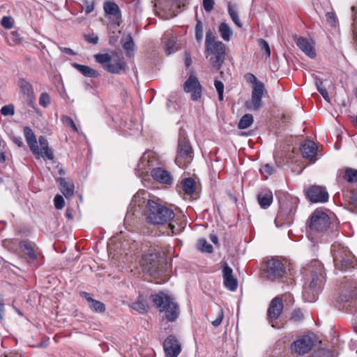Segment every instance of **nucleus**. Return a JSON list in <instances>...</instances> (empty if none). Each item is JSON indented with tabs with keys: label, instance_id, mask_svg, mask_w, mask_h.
Here are the masks:
<instances>
[{
	"label": "nucleus",
	"instance_id": "obj_5",
	"mask_svg": "<svg viewBox=\"0 0 357 357\" xmlns=\"http://www.w3.org/2000/svg\"><path fill=\"white\" fill-rule=\"evenodd\" d=\"M331 253L336 269L345 271L354 266L355 257L347 247L340 243H334L331 246Z\"/></svg>",
	"mask_w": 357,
	"mask_h": 357
},
{
	"label": "nucleus",
	"instance_id": "obj_27",
	"mask_svg": "<svg viewBox=\"0 0 357 357\" xmlns=\"http://www.w3.org/2000/svg\"><path fill=\"white\" fill-rule=\"evenodd\" d=\"M59 181L61 191L66 199H69L74 195V183L71 181H67L63 178H58Z\"/></svg>",
	"mask_w": 357,
	"mask_h": 357
},
{
	"label": "nucleus",
	"instance_id": "obj_21",
	"mask_svg": "<svg viewBox=\"0 0 357 357\" xmlns=\"http://www.w3.org/2000/svg\"><path fill=\"white\" fill-rule=\"evenodd\" d=\"M301 151L303 157L309 160L311 162H314L317 160L316 158L317 146L314 142L305 141L301 146Z\"/></svg>",
	"mask_w": 357,
	"mask_h": 357
},
{
	"label": "nucleus",
	"instance_id": "obj_49",
	"mask_svg": "<svg viewBox=\"0 0 357 357\" xmlns=\"http://www.w3.org/2000/svg\"><path fill=\"white\" fill-rule=\"evenodd\" d=\"M54 203L56 209H62L65 205V201L63 197L60 195H56L54 199Z\"/></svg>",
	"mask_w": 357,
	"mask_h": 357
},
{
	"label": "nucleus",
	"instance_id": "obj_10",
	"mask_svg": "<svg viewBox=\"0 0 357 357\" xmlns=\"http://www.w3.org/2000/svg\"><path fill=\"white\" fill-rule=\"evenodd\" d=\"M158 155L154 151L151 150L145 151L135 169L136 175L139 177L146 175L154 165L158 164Z\"/></svg>",
	"mask_w": 357,
	"mask_h": 357
},
{
	"label": "nucleus",
	"instance_id": "obj_32",
	"mask_svg": "<svg viewBox=\"0 0 357 357\" xmlns=\"http://www.w3.org/2000/svg\"><path fill=\"white\" fill-rule=\"evenodd\" d=\"M74 67L83 75L88 77H97L99 76V73L92 68L81 65L78 63H74Z\"/></svg>",
	"mask_w": 357,
	"mask_h": 357
},
{
	"label": "nucleus",
	"instance_id": "obj_63",
	"mask_svg": "<svg viewBox=\"0 0 357 357\" xmlns=\"http://www.w3.org/2000/svg\"><path fill=\"white\" fill-rule=\"evenodd\" d=\"M61 50L63 52H65V53H66L68 55H74L75 54L73 50L72 49H70V48H68V47H62V48H61Z\"/></svg>",
	"mask_w": 357,
	"mask_h": 357
},
{
	"label": "nucleus",
	"instance_id": "obj_44",
	"mask_svg": "<svg viewBox=\"0 0 357 357\" xmlns=\"http://www.w3.org/2000/svg\"><path fill=\"white\" fill-rule=\"evenodd\" d=\"M275 172L274 167L269 164H266L260 168V172L264 176L266 179L268 176L271 175Z\"/></svg>",
	"mask_w": 357,
	"mask_h": 357
},
{
	"label": "nucleus",
	"instance_id": "obj_19",
	"mask_svg": "<svg viewBox=\"0 0 357 357\" xmlns=\"http://www.w3.org/2000/svg\"><path fill=\"white\" fill-rule=\"evenodd\" d=\"M222 276L225 287L231 291H236L238 287V282L233 275L232 268L227 263H225L223 266Z\"/></svg>",
	"mask_w": 357,
	"mask_h": 357
},
{
	"label": "nucleus",
	"instance_id": "obj_59",
	"mask_svg": "<svg viewBox=\"0 0 357 357\" xmlns=\"http://www.w3.org/2000/svg\"><path fill=\"white\" fill-rule=\"evenodd\" d=\"M11 38H12V40L15 43V44H17V43H20V41H21V38L20 37V35L19 33L17 32V31H12L11 33Z\"/></svg>",
	"mask_w": 357,
	"mask_h": 357
},
{
	"label": "nucleus",
	"instance_id": "obj_13",
	"mask_svg": "<svg viewBox=\"0 0 357 357\" xmlns=\"http://www.w3.org/2000/svg\"><path fill=\"white\" fill-rule=\"evenodd\" d=\"M183 90L190 94L192 100H198L202 97V87L198 78L191 74L183 84Z\"/></svg>",
	"mask_w": 357,
	"mask_h": 357
},
{
	"label": "nucleus",
	"instance_id": "obj_58",
	"mask_svg": "<svg viewBox=\"0 0 357 357\" xmlns=\"http://www.w3.org/2000/svg\"><path fill=\"white\" fill-rule=\"evenodd\" d=\"M85 39L87 42L92 44H97L98 43V37L96 35H87L85 36Z\"/></svg>",
	"mask_w": 357,
	"mask_h": 357
},
{
	"label": "nucleus",
	"instance_id": "obj_42",
	"mask_svg": "<svg viewBox=\"0 0 357 357\" xmlns=\"http://www.w3.org/2000/svg\"><path fill=\"white\" fill-rule=\"evenodd\" d=\"M345 178L349 182H357V169L347 168L345 170Z\"/></svg>",
	"mask_w": 357,
	"mask_h": 357
},
{
	"label": "nucleus",
	"instance_id": "obj_26",
	"mask_svg": "<svg viewBox=\"0 0 357 357\" xmlns=\"http://www.w3.org/2000/svg\"><path fill=\"white\" fill-rule=\"evenodd\" d=\"M24 134L31 151L33 152V153H37V139L33 130L29 127H24Z\"/></svg>",
	"mask_w": 357,
	"mask_h": 357
},
{
	"label": "nucleus",
	"instance_id": "obj_7",
	"mask_svg": "<svg viewBox=\"0 0 357 357\" xmlns=\"http://www.w3.org/2000/svg\"><path fill=\"white\" fill-rule=\"evenodd\" d=\"M140 264L143 271L154 277L159 276L163 273V264L159 254L153 250H149L142 256Z\"/></svg>",
	"mask_w": 357,
	"mask_h": 357
},
{
	"label": "nucleus",
	"instance_id": "obj_28",
	"mask_svg": "<svg viewBox=\"0 0 357 357\" xmlns=\"http://www.w3.org/2000/svg\"><path fill=\"white\" fill-rule=\"evenodd\" d=\"M21 250L31 259H36L38 257V253L35 250V245L31 242L23 241L20 243Z\"/></svg>",
	"mask_w": 357,
	"mask_h": 357
},
{
	"label": "nucleus",
	"instance_id": "obj_54",
	"mask_svg": "<svg viewBox=\"0 0 357 357\" xmlns=\"http://www.w3.org/2000/svg\"><path fill=\"white\" fill-rule=\"evenodd\" d=\"M84 10L86 14L92 13L94 10V4L93 2H90L87 0L84 1Z\"/></svg>",
	"mask_w": 357,
	"mask_h": 357
},
{
	"label": "nucleus",
	"instance_id": "obj_14",
	"mask_svg": "<svg viewBox=\"0 0 357 357\" xmlns=\"http://www.w3.org/2000/svg\"><path fill=\"white\" fill-rule=\"evenodd\" d=\"M264 91L265 86L263 82H258L256 85H252L251 101L245 102L246 107L250 110H258L261 107Z\"/></svg>",
	"mask_w": 357,
	"mask_h": 357
},
{
	"label": "nucleus",
	"instance_id": "obj_60",
	"mask_svg": "<svg viewBox=\"0 0 357 357\" xmlns=\"http://www.w3.org/2000/svg\"><path fill=\"white\" fill-rule=\"evenodd\" d=\"M4 301L1 296H0V319H3L4 317Z\"/></svg>",
	"mask_w": 357,
	"mask_h": 357
},
{
	"label": "nucleus",
	"instance_id": "obj_36",
	"mask_svg": "<svg viewBox=\"0 0 357 357\" xmlns=\"http://www.w3.org/2000/svg\"><path fill=\"white\" fill-rule=\"evenodd\" d=\"M337 354L333 350L326 348L315 350L310 357H337Z\"/></svg>",
	"mask_w": 357,
	"mask_h": 357
},
{
	"label": "nucleus",
	"instance_id": "obj_17",
	"mask_svg": "<svg viewBox=\"0 0 357 357\" xmlns=\"http://www.w3.org/2000/svg\"><path fill=\"white\" fill-rule=\"evenodd\" d=\"M282 310L283 303L281 298L279 296L275 297L271 301L267 311L268 319L269 322L272 324V327L276 328L273 322L278 319Z\"/></svg>",
	"mask_w": 357,
	"mask_h": 357
},
{
	"label": "nucleus",
	"instance_id": "obj_47",
	"mask_svg": "<svg viewBox=\"0 0 357 357\" xmlns=\"http://www.w3.org/2000/svg\"><path fill=\"white\" fill-rule=\"evenodd\" d=\"M39 104L45 108L50 105V97L47 93L43 92L40 94L39 98Z\"/></svg>",
	"mask_w": 357,
	"mask_h": 357
},
{
	"label": "nucleus",
	"instance_id": "obj_38",
	"mask_svg": "<svg viewBox=\"0 0 357 357\" xmlns=\"http://www.w3.org/2000/svg\"><path fill=\"white\" fill-rule=\"evenodd\" d=\"M123 47L127 51V55L131 56L132 54L131 52L134 50L135 44L132 38L130 35L126 36L122 39Z\"/></svg>",
	"mask_w": 357,
	"mask_h": 357
},
{
	"label": "nucleus",
	"instance_id": "obj_15",
	"mask_svg": "<svg viewBox=\"0 0 357 357\" xmlns=\"http://www.w3.org/2000/svg\"><path fill=\"white\" fill-rule=\"evenodd\" d=\"M17 86L20 94L26 101L27 105L30 107L34 109L36 105V96L32 85L24 78H20L17 81Z\"/></svg>",
	"mask_w": 357,
	"mask_h": 357
},
{
	"label": "nucleus",
	"instance_id": "obj_56",
	"mask_svg": "<svg viewBox=\"0 0 357 357\" xmlns=\"http://www.w3.org/2000/svg\"><path fill=\"white\" fill-rule=\"evenodd\" d=\"M63 123L66 125L69 126L70 127H71L74 131H75V132L77 131V128L76 127V125H75L74 121L71 118L68 117V116L64 117L63 118Z\"/></svg>",
	"mask_w": 357,
	"mask_h": 357
},
{
	"label": "nucleus",
	"instance_id": "obj_22",
	"mask_svg": "<svg viewBox=\"0 0 357 357\" xmlns=\"http://www.w3.org/2000/svg\"><path fill=\"white\" fill-rule=\"evenodd\" d=\"M39 144L41 146L40 149L38 146V153H33L37 159L43 158L45 160H53L54 154L51 149H49L48 142L45 136H40Z\"/></svg>",
	"mask_w": 357,
	"mask_h": 357
},
{
	"label": "nucleus",
	"instance_id": "obj_48",
	"mask_svg": "<svg viewBox=\"0 0 357 357\" xmlns=\"http://www.w3.org/2000/svg\"><path fill=\"white\" fill-rule=\"evenodd\" d=\"M1 114L3 116H13L15 114V107L12 104L4 105L1 109Z\"/></svg>",
	"mask_w": 357,
	"mask_h": 357
},
{
	"label": "nucleus",
	"instance_id": "obj_43",
	"mask_svg": "<svg viewBox=\"0 0 357 357\" xmlns=\"http://www.w3.org/2000/svg\"><path fill=\"white\" fill-rule=\"evenodd\" d=\"M195 38L197 42H202L203 39V24L200 20H197L195 26Z\"/></svg>",
	"mask_w": 357,
	"mask_h": 357
},
{
	"label": "nucleus",
	"instance_id": "obj_6",
	"mask_svg": "<svg viewBox=\"0 0 357 357\" xmlns=\"http://www.w3.org/2000/svg\"><path fill=\"white\" fill-rule=\"evenodd\" d=\"M296 208L297 202L295 199H285L281 202L280 210L275 219L276 227L291 225L294 221Z\"/></svg>",
	"mask_w": 357,
	"mask_h": 357
},
{
	"label": "nucleus",
	"instance_id": "obj_37",
	"mask_svg": "<svg viewBox=\"0 0 357 357\" xmlns=\"http://www.w3.org/2000/svg\"><path fill=\"white\" fill-rule=\"evenodd\" d=\"M228 13L234 24L240 28L242 27V23L238 18V12L231 2L228 3Z\"/></svg>",
	"mask_w": 357,
	"mask_h": 357
},
{
	"label": "nucleus",
	"instance_id": "obj_24",
	"mask_svg": "<svg viewBox=\"0 0 357 357\" xmlns=\"http://www.w3.org/2000/svg\"><path fill=\"white\" fill-rule=\"evenodd\" d=\"M81 295L88 302L90 309L96 313H102L105 311V305L97 300L93 299L89 293L82 292Z\"/></svg>",
	"mask_w": 357,
	"mask_h": 357
},
{
	"label": "nucleus",
	"instance_id": "obj_33",
	"mask_svg": "<svg viewBox=\"0 0 357 357\" xmlns=\"http://www.w3.org/2000/svg\"><path fill=\"white\" fill-rule=\"evenodd\" d=\"M124 62L121 59H118L117 61H114L113 63L109 62L106 66L105 70L111 73L119 74L124 70Z\"/></svg>",
	"mask_w": 357,
	"mask_h": 357
},
{
	"label": "nucleus",
	"instance_id": "obj_11",
	"mask_svg": "<svg viewBox=\"0 0 357 357\" xmlns=\"http://www.w3.org/2000/svg\"><path fill=\"white\" fill-rule=\"evenodd\" d=\"M314 340L307 335L298 337L290 344V350L293 354L304 356L308 354L313 348Z\"/></svg>",
	"mask_w": 357,
	"mask_h": 357
},
{
	"label": "nucleus",
	"instance_id": "obj_20",
	"mask_svg": "<svg viewBox=\"0 0 357 357\" xmlns=\"http://www.w3.org/2000/svg\"><path fill=\"white\" fill-rule=\"evenodd\" d=\"M151 175L154 181L162 184L171 185L174 181L170 172L161 167L153 168Z\"/></svg>",
	"mask_w": 357,
	"mask_h": 357
},
{
	"label": "nucleus",
	"instance_id": "obj_34",
	"mask_svg": "<svg viewBox=\"0 0 357 357\" xmlns=\"http://www.w3.org/2000/svg\"><path fill=\"white\" fill-rule=\"evenodd\" d=\"M181 187L185 194L191 195L195 191V181L192 178H185L181 182Z\"/></svg>",
	"mask_w": 357,
	"mask_h": 357
},
{
	"label": "nucleus",
	"instance_id": "obj_9",
	"mask_svg": "<svg viewBox=\"0 0 357 357\" xmlns=\"http://www.w3.org/2000/svg\"><path fill=\"white\" fill-rule=\"evenodd\" d=\"M192 149L189 141L184 136L178 139L177 155L175 160L176 165L181 168H185L192 160Z\"/></svg>",
	"mask_w": 357,
	"mask_h": 357
},
{
	"label": "nucleus",
	"instance_id": "obj_51",
	"mask_svg": "<svg viewBox=\"0 0 357 357\" xmlns=\"http://www.w3.org/2000/svg\"><path fill=\"white\" fill-rule=\"evenodd\" d=\"M223 317H224L223 310L222 308L219 307V310L218 312V317L214 321H212V322H211L212 325L215 327L220 326V324L222 323Z\"/></svg>",
	"mask_w": 357,
	"mask_h": 357
},
{
	"label": "nucleus",
	"instance_id": "obj_35",
	"mask_svg": "<svg viewBox=\"0 0 357 357\" xmlns=\"http://www.w3.org/2000/svg\"><path fill=\"white\" fill-rule=\"evenodd\" d=\"M218 32L225 41H229L232 36V31L226 22H221L218 26Z\"/></svg>",
	"mask_w": 357,
	"mask_h": 357
},
{
	"label": "nucleus",
	"instance_id": "obj_53",
	"mask_svg": "<svg viewBox=\"0 0 357 357\" xmlns=\"http://www.w3.org/2000/svg\"><path fill=\"white\" fill-rule=\"evenodd\" d=\"M214 0H203V7L207 13H210L214 8Z\"/></svg>",
	"mask_w": 357,
	"mask_h": 357
},
{
	"label": "nucleus",
	"instance_id": "obj_18",
	"mask_svg": "<svg viewBox=\"0 0 357 357\" xmlns=\"http://www.w3.org/2000/svg\"><path fill=\"white\" fill-rule=\"evenodd\" d=\"M163 347L167 357H177L181 351L180 343L173 335L165 339Z\"/></svg>",
	"mask_w": 357,
	"mask_h": 357
},
{
	"label": "nucleus",
	"instance_id": "obj_23",
	"mask_svg": "<svg viewBox=\"0 0 357 357\" xmlns=\"http://www.w3.org/2000/svg\"><path fill=\"white\" fill-rule=\"evenodd\" d=\"M296 44L298 48L309 57L313 59L316 56V52L312 42L307 39L300 37L296 38Z\"/></svg>",
	"mask_w": 357,
	"mask_h": 357
},
{
	"label": "nucleus",
	"instance_id": "obj_8",
	"mask_svg": "<svg viewBox=\"0 0 357 357\" xmlns=\"http://www.w3.org/2000/svg\"><path fill=\"white\" fill-rule=\"evenodd\" d=\"M286 264L279 259H268L264 268L265 277L270 281L278 280L286 273Z\"/></svg>",
	"mask_w": 357,
	"mask_h": 357
},
{
	"label": "nucleus",
	"instance_id": "obj_39",
	"mask_svg": "<svg viewBox=\"0 0 357 357\" xmlns=\"http://www.w3.org/2000/svg\"><path fill=\"white\" fill-rule=\"evenodd\" d=\"M197 248L202 252L211 253L213 250V246L204 238H200L197 241Z\"/></svg>",
	"mask_w": 357,
	"mask_h": 357
},
{
	"label": "nucleus",
	"instance_id": "obj_57",
	"mask_svg": "<svg viewBox=\"0 0 357 357\" xmlns=\"http://www.w3.org/2000/svg\"><path fill=\"white\" fill-rule=\"evenodd\" d=\"M1 25L6 29H11L13 27V23L10 18L8 17H3L1 20Z\"/></svg>",
	"mask_w": 357,
	"mask_h": 357
},
{
	"label": "nucleus",
	"instance_id": "obj_1",
	"mask_svg": "<svg viewBox=\"0 0 357 357\" xmlns=\"http://www.w3.org/2000/svg\"><path fill=\"white\" fill-rule=\"evenodd\" d=\"M145 215L146 220L153 225L167 224V234L174 235L181 231L179 226L176 227L171 222L175 214L173 210L155 201L149 199L146 204Z\"/></svg>",
	"mask_w": 357,
	"mask_h": 357
},
{
	"label": "nucleus",
	"instance_id": "obj_31",
	"mask_svg": "<svg viewBox=\"0 0 357 357\" xmlns=\"http://www.w3.org/2000/svg\"><path fill=\"white\" fill-rule=\"evenodd\" d=\"M104 11L107 15H112L116 19L121 16L120 9L116 3L112 1H106L104 3Z\"/></svg>",
	"mask_w": 357,
	"mask_h": 357
},
{
	"label": "nucleus",
	"instance_id": "obj_16",
	"mask_svg": "<svg viewBox=\"0 0 357 357\" xmlns=\"http://www.w3.org/2000/svg\"><path fill=\"white\" fill-rule=\"evenodd\" d=\"M306 196L311 202H326L328 199V194L326 189L319 185H312L306 191Z\"/></svg>",
	"mask_w": 357,
	"mask_h": 357
},
{
	"label": "nucleus",
	"instance_id": "obj_55",
	"mask_svg": "<svg viewBox=\"0 0 357 357\" xmlns=\"http://www.w3.org/2000/svg\"><path fill=\"white\" fill-rule=\"evenodd\" d=\"M303 317V313L300 309L294 310L292 313L291 319L296 321L301 320Z\"/></svg>",
	"mask_w": 357,
	"mask_h": 357
},
{
	"label": "nucleus",
	"instance_id": "obj_45",
	"mask_svg": "<svg viewBox=\"0 0 357 357\" xmlns=\"http://www.w3.org/2000/svg\"><path fill=\"white\" fill-rule=\"evenodd\" d=\"M214 86L218 94V99L222 101L224 99V84L221 81L215 80Z\"/></svg>",
	"mask_w": 357,
	"mask_h": 357
},
{
	"label": "nucleus",
	"instance_id": "obj_61",
	"mask_svg": "<svg viewBox=\"0 0 357 357\" xmlns=\"http://www.w3.org/2000/svg\"><path fill=\"white\" fill-rule=\"evenodd\" d=\"M319 92L322 96V97L324 98V99L325 100H326L327 102H330V98H329L328 91L326 89V88L320 89Z\"/></svg>",
	"mask_w": 357,
	"mask_h": 357
},
{
	"label": "nucleus",
	"instance_id": "obj_41",
	"mask_svg": "<svg viewBox=\"0 0 357 357\" xmlns=\"http://www.w3.org/2000/svg\"><path fill=\"white\" fill-rule=\"evenodd\" d=\"M94 58L96 62L102 65V67L105 70L106 69V66L109 64V63L112 61V57L107 53L96 54L94 55Z\"/></svg>",
	"mask_w": 357,
	"mask_h": 357
},
{
	"label": "nucleus",
	"instance_id": "obj_2",
	"mask_svg": "<svg viewBox=\"0 0 357 357\" xmlns=\"http://www.w3.org/2000/svg\"><path fill=\"white\" fill-rule=\"evenodd\" d=\"M304 278L303 294L305 296L309 291H312V298H307L308 302H314L316 300V294L325 282L324 267L319 261H312L307 267L303 268Z\"/></svg>",
	"mask_w": 357,
	"mask_h": 357
},
{
	"label": "nucleus",
	"instance_id": "obj_12",
	"mask_svg": "<svg viewBox=\"0 0 357 357\" xmlns=\"http://www.w3.org/2000/svg\"><path fill=\"white\" fill-rule=\"evenodd\" d=\"M329 225V217L324 211L315 210L312 216L310 223L311 230L317 232H323L326 231Z\"/></svg>",
	"mask_w": 357,
	"mask_h": 357
},
{
	"label": "nucleus",
	"instance_id": "obj_3",
	"mask_svg": "<svg viewBox=\"0 0 357 357\" xmlns=\"http://www.w3.org/2000/svg\"><path fill=\"white\" fill-rule=\"evenodd\" d=\"M205 47L206 51L213 55L211 61L214 68L220 69L225 59V45L222 42L216 40L211 30L206 33Z\"/></svg>",
	"mask_w": 357,
	"mask_h": 357
},
{
	"label": "nucleus",
	"instance_id": "obj_25",
	"mask_svg": "<svg viewBox=\"0 0 357 357\" xmlns=\"http://www.w3.org/2000/svg\"><path fill=\"white\" fill-rule=\"evenodd\" d=\"M258 203L262 208H267L273 202L272 192L268 190H263L257 195Z\"/></svg>",
	"mask_w": 357,
	"mask_h": 357
},
{
	"label": "nucleus",
	"instance_id": "obj_29",
	"mask_svg": "<svg viewBox=\"0 0 357 357\" xmlns=\"http://www.w3.org/2000/svg\"><path fill=\"white\" fill-rule=\"evenodd\" d=\"M166 46V52L167 54L175 52L177 50L176 39L169 32H166L162 38Z\"/></svg>",
	"mask_w": 357,
	"mask_h": 357
},
{
	"label": "nucleus",
	"instance_id": "obj_50",
	"mask_svg": "<svg viewBox=\"0 0 357 357\" xmlns=\"http://www.w3.org/2000/svg\"><path fill=\"white\" fill-rule=\"evenodd\" d=\"M258 44L260 46L261 49H262L265 51L266 56L268 57H270L271 49H270L269 45L267 43V41L265 40L264 39L261 38L258 40Z\"/></svg>",
	"mask_w": 357,
	"mask_h": 357
},
{
	"label": "nucleus",
	"instance_id": "obj_52",
	"mask_svg": "<svg viewBox=\"0 0 357 357\" xmlns=\"http://www.w3.org/2000/svg\"><path fill=\"white\" fill-rule=\"evenodd\" d=\"M245 79L247 82L252 84V85H256L257 83L261 82L257 79L255 75L250 73H248L245 75Z\"/></svg>",
	"mask_w": 357,
	"mask_h": 357
},
{
	"label": "nucleus",
	"instance_id": "obj_62",
	"mask_svg": "<svg viewBox=\"0 0 357 357\" xmlns=\"http://www.w3.org/2000/svg\"><path fill=\"white\" fill-rule=\"evenodd\" d=\"M315 85H316V87H317V89L318 91H319L320 89L325 88L323 86V82H322L321 79L317 77H315Z\"/></svg>",
	"mask_w": 357,
	"mask_h": 357
},
{
	"label": "nucleus",
	"instance_id": "obj_4",
	"mask_svg": "<svg viewBox=\"0 0 357 357\" xmlns=\"http://www.w3.org/2000/svg\"><path fill=\"white\" fill-rule=\"evenodd\" d=\"M151 301L160 312L165 313V318L168 321H174L178 317V305L169 295L164 292H159L158 294L151 295Z\"/></svg>",
	"mask_w": 357,
	"mask_h": 357
},
{
	"label": "nucleus",
	"instance_id": "obj_40",
	"mask_svg": "<svg viewBox=\"0 0 357 357\" xmlns=\"http://www.w3.org/2000/svg\"><path fill=\"white\" fill-rule=\"evenodd\" d=\"M253 123V116L250 114L243 115L238 122L239 129H245L250 127Z\"/></svg>",
	"mask_w": 357,
	"mask_h": 357
},
{
	"label": "nucleus",
	"instance_id": "obj_46",
	"mask_svg": "<svg viewBox=\"0 0 357 357\" xmlns=\"http://www.w3.org/2000/svg\"><path fill=\"white\" fill-rule=\"evenodd\" d=\"M326 20L331 26L336 27L338 24V21L335 13L333 11L327 12L326 14Z\"/></svg>",
	"mask_w": 357,
	"mask_h": 357
},
{
	"label": "nucleus",
	"instance_id": "obj_30",
	"mask_svg": "<svg viewBox=\"0 0 357 357\" xmlns=\"http://www.w3.org/2000/svg\"><path fill=\"white\" fill-rule=\"evenodd\" d=\"M130 307L139 313H145L147 311L148 305L144 296L139 295L135 301L132 302Z\"/></svg>",
	"mask_w": 357,
	"mask_h": 357
},
{
	"label": "nucleus",
	"instance_id": "obj_64",
	"mask_svg": "<svg viewBox=\"0 0 357 357\" xmlns=\"http://www.w3.org/2000/svg\"><path fill=\"white\" fill-rule=\"evenodd\" d=\"M13 142L20 147L23 146V142L21 137H15Z\"/></svg>",
	"mask_w": 357,
	"mask_h": 357
}]
</instances>
